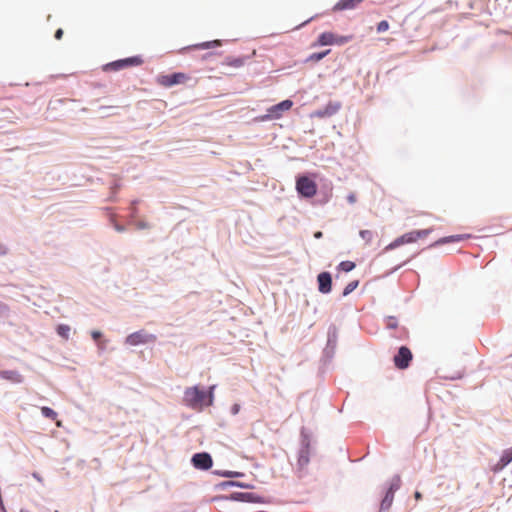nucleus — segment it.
Masks as SVG:
<instances>
[{
    "mask_svg": "<svg viewBox=\"0 0 512 512\" xmlns=\"http://www.w3.org/2000/svg\"><path fill=\"white\" fill-rule=\"evenodd\" d=\"M347 199L350 203L356 202V196L354 194L349 195Z\"/></svg>",
    "mask_w": 512,
    "mask_h": 512,
    "instance_id": "nucleus-33",
    "label": "nucleus"
},
{
    "mask_svg": "<svg viewBox=\"0 0 512 512\" xmlns=\"http://www.w3.org/2000/svg\"><path fill=\"white\" fill-rule=\"evenodd\" d=\"M359 235L366 244H370L374 238V232L371 230H361Z\"/></svg>",
    "mask_w": 512,
    "mask_h": 512,
    "instance_id": "nucleus-20",
    "label": "nucleus"
},
{
    "mask_svg": "<svg viewBox=\"0 0 512 512\" xmlns=\"http://www.w3.org/2000/svg\"><path fill=\"white\" fill-rule=\"evenodd\" d=\"M421 497H422V495H421V493H420V492H418V491H417V492H415V498H416L417 500L421 499Z\"/></svg>",
    "mask_w": 512,
    "mask_h": 512,
    "instance_id": "nucleus-36",
    "label": "nucleus"
},
{
    "mask_svg": "<svg viewBox=\"0 0 512 512\" xmlns=\"http://www.w3.org/2000/svg\"><path fill=\"white\" fill-rule=\"evenodd\" d=\"M115 229H116L118 232H123V231H124V227H123V226H121V225H118V224H116V225H115Z\"/></svg>",
    "mask_w": 512,
    "mask_h": 512,
    "instance_id": "nucleus-35",
    "label": "nucleus"
},
{
    "mask_svg": "<svg viewBox=\"0 0 512 512\" xmlns=\"http://www.w3.org/2000/svg\"><path fill=\"white\" fill-rule=\"evenodd\" d=\"M338 268L344 272H349L355 268V263L352 261H342Z\"/></svg>",
    "mask_w": 512,
    "mask_h": 512,
    "instance_id": "nucleus-22",
    "label": "nucleus"
},
{
    "mask_svg": "<svg viewBox=\"0 0 512 512\" xmlns=\"http://www.w3.org/2000/svg\"><path fill=\"white\" fill-rule=\"evenodd\" d=\"M237 411H238V407H237V406H235V407H234V413H236Z\"/></svg>",
    "mask_w": 512,
    "mask_h": 512,
    "instance_id": "nucleus-39",
    "label": "nucleus"
},
{
    "mask_svg": "<svg viewBox=\"0 0 512 512\" xmlns=\"http://www.w3.org/2000/svg\"><path fill=\"white\" fill-rule=\"evenodd\" d=\"M352 40V36H340L332 32H323L319 35L317 44L321 46L327 45H343Z\"/></svg>",
    "mask_w": 512,
    "mask_h": 512,
    "instance_id": "nucleus-6",
    "label": "nucleus"
},
{
    "mask_svg": "<svg viewBox=\"0 0 512 512\" xmlns=\"http://www.w3.org/2000/svg\"><path fill=\"white\" fill-rule=\"evenodd\" d=\"M394 364L398 369H405L412 360V353L406 346L400 347L398 353L394 356Z\"/></svg>",
    "mask_w": 512,
    "mask_h": 512,
    "instance_id": "nucleus-9",
    "label": "nucleus"
},
{
    "mask_svg": "<svg viewBox=\"0 0 512 512\" xmlns=\"http://www.w3.org/2000/svg\"><path fill=\"white\" fill-rule=\"evenodd\" d=\"M63 34H64L63 30H62L61 28H59V29H57V30H56L55 35H54V36H55V38H56L57 40H61V39H62V37H63Z\"/></svg>",
    "mask_w": 512,
    "mask_h": 512,
    "instance_id": "nucleus-29",
    "label": "nucleus"
},
{
    "mask_svg": "<svg viewBox=\"0 0 512 512\" xmlns=\"http://www.w3.org/2000/svg\"><path fill=\"white\" fill-rule=\"evenodd\" d=\"M8 252L7 247L0 242V256L6 255Z\"/></svg>",
    "mask_w": 512,
    "mask_h": 512,
    "instance_id": "nucleus-30",
    "label": "nucleus"
},
{
    "mask_svg": "<svg viewBox=\"0 0 512 512\" xmlns=\"http://www.w3.org/2000/svg\"><path fill=\"white\" fill-rule=\"evenodd\" d=\"M322 236H323V233L321 231H317L314 233V237L316 239H320V238H322Z\"/></svg>",
    "mask_w": 512,
    "mask_h": 512,
    "instance_id": "nucleus-34",
    "label": "nucleus"
},
{
    "mask_svg": "<svg viewBox=\"0 0 512 512\" xmlns=\"http://www.w3.org/2000/svg\"><path fill=\"white\" fill-rule=\"evenodd\" d=\"M190 77L182 72L173 74L160 75L157 78V83L163 87L170 88L174 85L185 84Z\"/></svg>",
    "mask_w": 512,
    "mask_h": 512,
    "instance_id": "nucleus-4",
    "label": "nucleus"
},
{
    "mask_svg": "<svg viewBox=\"0 0 512 512\" xmlns=\"http://www.w3.org/2000/svg\"><path fill=\"white\" fill-rule=\"evenodd\" d=\"M41 412H42L43 416H45L46 418L52 419V420H55L57 417V413L49 407H42Z\"/></svg>",
    "mask_w": 512,
    "mask_h": 512,
    "instance_id": "nucleus-23",
    "label": "nucleus"
},
{
    "mask_svg": "<svg viewBox=\"0 0 512 512\" xmlns=\"http://www.w3.org/2000/svg\"><path fill=\"white\" fill-rule=\"evenodd\" d=\"M309 461H310V451H309V447L307 446L304 449H302L299 453L298 465L301 468H304L305 466L308 465Z\"/></svg>",
    "mask_w": 512,
    "mask_h": 512,
    "instance_id": "nucleus-18",
    "label": "nucleus"
},
{
    "mask_svg": "<svg viewBox=\"0 0 512 512\" xmlns=\"http://www.w3.org/2000/svg\"><path fill=\"white\" fill-rule=\"evenodd\" d=\"M364 0H339L333 7V11L355 9Z\"/></svg>",
    "mask_w": 512,
    "mask_h": 512,
    "instance_id": "nucleus-15",
    "label": "nucleus"
},
{
    "mask_svg": "<svg viewBox=\"0 0 512 512\" xmlns=\"http://www.w3.org/2000/svg\"><path fill=\"white\" fill-rule=\"evenodd\" d=\"M220 45H221L220 40H213V41H207V42H202V43L192 45L191 48H193V49H210V48L218 47Z\"/></svg>",
    "mask_w": 512,
    "mask_h": 512,
    "instance_id": "nucleus-19",
    "label": "nucleus"
},
{
    "mask_svg": "<svg viewBox=\"0 0 512 512\" xmlns=\"http://www.w3.org/2000/svg\"><path fill=\"white\" fill-rule=\"evenodd\" d=\"M0 378L11 381L13 383H20L23 380L22 375L15 370L0 371Z\"/></svg>",
    "mask_w": 512,
    "mask_h": 512,
    "instance_id": "nucleus-17",
    "label": "nucleus"
},
{
    "mask_svg": "<svg viewBox=\"0 0 512 512\" xmlns=\"http://www.w3.org/2000/svg\"><path fill=\"white\" fill-rule=\"evenodd\" d=\"M57 333L64 339L69 338L70 327L68 325L61 324L57 327Z\"/></svg>",
    "mask_w": 512,
    "mask_h": 512,
    "instance_id": "nucleus-21",
    "label": "nucleus"
},
{
    "mask_svg": "<svg viewBox=\"0 0 512 512\" xmlns=\"http://www.w3.org/2000/svg\"><path fill=\"white\" fill-rule=\"evenodd\" d=\"M296 189L303 197H313L317 192L316 183L307 176H301L296 181Z\"/></svg>",
    "mask_w": 512,
    "mask_h": 512,
    "instance_id": "nucleus-5",
    "label": "nucleus"
},
{
    "mask_svg": "<svg viewBox=\"0 0 512 512\" xmlns=\"http://www.w3.org/2000/svg\"><path fill=\"white\" fill-rule=\"evenodd\" d=\"M293 102L291 100H284L268 109V114L263 119H279L283 112L292 108Z\"/></svg>",
    "mask_w": 512,
    "mask_h": 512,
    "instance_id": "nucleus-8",
    "label": "nucleus"
},
{
    "mask_svg": "<svg viewBox=\"0 0 512 512\" xmlns=\"http://www.w3.org/2000/svg\"><path fill=\"white\" fill-rule=\"evenodd\" d=\"M397 482H399V479H397ZM398 488H399L398 483L391 484L388 491L386 492L385 497L383 498V500L381 502V506H380L381 510H387L390 508V506L392 505L393 499H394V493Z\"/></svg>",
    "mask_w": 512,
    "mask_h": 512,
    "instance_id": "nucleus-13",
    "label": "nucleus"
},
{
    "mask_svg": "<svg viewBox=\"0 0 512 512\" xmlns=\"http://www.w3.org/2000/svg\"><path fill=\"white\" fill-rule=\"evenodd\" d=\"M156 340V336L145 332L144 330H140L134 332L126 337V343L131 346H137L140 344H147L150 342H154Z\"/></svg>",
    "mask_w": 512,
    "mask_h": 512,
    "instance_id": "nucleus-7",
    "label": "nucleus"
},
{
    "mask_svg": "<svg viewBox=\"0 0 512 512\" xmlns=\"http://www.w3.org/2000/svg\"><path fill=\"white\" fill-rule=\"evenodd\" d=\"M227 64L234 67H240L243 65V60L241 58H235L233 60H228Z\"/></svg>",
    "mask_w": 512,
    "mask_h": 512,
    "instance_id": "nucleus-27",
    "label": "nucleus"
},
{
    "mask_svg": "<svg viewBox=\"0 0 512 512\" xmlns=\"http://www.w3.org/2000/svg\"><path fill=\"white\" fill-rule=\"evenodd\" d=\"M238 496L239 497L233 496V499H236V500H249L250 499V494L240 493V494H238Z\"/></svg>",
    "mask_w": 512,
    "mask_h": 512,
    "instance_id": "nucleus-28",
    "label": "nucleus"
},
{
    "mask_svg": "<svg viewBox=\"0 0 512 512\" xmlns=\"http://www.w3.org/2000/svg\"><path fill=\"white\" fill-rule=\"evenodd\" d=\"M358 284H359V282L357 280L351 281L350 283H348L346 285V287L344 288L343 295L346 296V295L350 294L352 291H354L357 288Z\"/></svg>",
    "mask_w": 512,
    "mask_h": 512,
    "instance_id": "nucleus-24",
    "label": "nucleus"
},
{
    "mask_svg": "<svg viewBox=\"0 0 512 512\" xmlns=\"http://www.w3.org/2000/svg\"><path fill=\"white\" fill-rule=\"evenodd\" d=\"M512 461V448L507 449L503 452L499 461L492 467V471L497 473L504 469Z\"/></svg>",
    "mask_w": 512,
    "mask_h": 512,
    "instance_id": "nucleus-14",
    "label": "nucleus"
},
{
    "mask_svg": "<svg viewBox=\"0 0 512 512\" xmlns=\"http://www.w3.org/2000/svg\"><path fill=\"white\" fill-rule=\"evenodd\" d=\"M469 237H470V235H468V234H458V235L443 237V238H440L437 241H435L433 244H431V247H437V246L444 245V244L451 243V242H459V241L468 239Z\"/></svg>",
    "mask_w": 512,
    "mask_h": 512,
    "instance_id": "nucleus-16",
    "label": "nucleus"
},
{
    "mask_svg": "<svg viewBox=\"0 0 512 512\" xmlns=\"http://www.w3.org/2000/svg\"><path fill=\"white\" fill-rule=\"evenodd\" d=\"M137 227H138L139 229H147V228H149V225H148L146 222H139V223L137 224Z\"/></svg>",
    "mask_w": 512,
    "mask_h": 512,
    "instance_id": "nucleus-32",
    "label": "nucleus"
},
{
    "mask_svg": "<svg viewBox=\"0 0 512 512\" xmlns=\"http://www.w3.org/2000/svg\"><path fill=\"white\" fill-rule=\"evenodd\" d=\"M389 29V23L386 20L380 21L377 25V32L382 33Z\"/></svg>",
    "mask_w": 512,
    "mask_h": 512,
    "instance_id": "nucleus-26",
    "label": "nucleus"
},
{
    "mask_svg": "<svg viewBox=\"0 0 512 512\" xmlns=\"http://www.w3.org/2000/svg\"><path fill=\"white\" fill-rule=\"evenodd\" d=\"M341 107L339 102H329L323 109H319L312 114V117L325 118L336 114Z\"/></svg>",
    "mask_w": 512,
    "mask_h": 512,
    "instance_id": "nucleus-11",
    "label": "nucleus"
},
{
    "mask_svg": "<svg viewBox=\"0 0 512 512\" xmlns=\"http://www.w3.org/2000/svg\"><path fill=\"white\" fill-rule=\"evenodd\" d=\"M195 468L207 470L212 467L213 461L208 453H197L192 457Z\"/></svg>",
    "mask_w": 512,
    "mask_h": 512,
    "instance_id": "nucleus-10",
    "label": "nucleus"
},
{
    "mask_svg": "<svg viewBox=\"0 0 512 512\" xmlns=\"http://www.w3.org/2000/svg\"><path fill=\"white\" fill-rule=\"evenodd\" d=\"M239 475H240V473H232V472L227 474V476H239Z\"/></svg>",
    "mask_w": 512,
    "mask_h": 512,
    "instance_id": "nucleus-38",
    "label": "nucleus"
},
{
    "mask_svg": "<svg viewBox=\"0 0 512 512\" xmlns=\"http://www.w3.org/2000/svg\"><path fill=\"white\" fill-rule=\"evenodd\" d=\"M433 228H427L422 230H414L407 232L400 237L396 238L389 245L386 246L385 250H393L404 244L415 243L419 239L426 238L431 232Z\"/></svg>",
    "mask_w": 512,
    "mask_h": 512,
    "instance_id": "nucleus-2",
    "label": "nucleus"
},
{
    "mask_svg": "<svg viewBox=\"0 0 512 512\" xmlns=\"http://www.w3.org/2000/svg\"><path fill=\"white\" fill-rule=\"evenodd\" d=\"M329 52H330V50H326L324 52H319V53H313L312 55H310L309 60L318 62L321 59H323Z\"/></svg>",
    "mask_w": 512,
    "mask_h": 512,
    "instance_id": "nucleus-25",
    "label": "nucleus"
},
{
    "mask_svg": "<svg viewBox=\"0 0 512 512\" xmlns=\"http://www.w3.org/2000/svg\"><path fill=\"white\" fill-rule=\"evenodd\" d=\"M213 389L214 386L210 387V391L206 392L199 389L198 386L189 387L184 392V402L187 406L195 410H202L204 407L210 406L213 403Z\"/></svg>",
    "mask_w": 512,
    "mask_h": 512,
    "instance_id": "nucleus-1",
    "label": "nucleus"
},
{
    "mask_svg": "<svg viewBox=\"0 0 512 512\" xmlns=\"http://www.w3.org/2000/svg\"><path fill=\"white\" fill-rule=\"evenodd\" d=\"M318 280V289L321 293L326 294L331 291L332 288V278L330 273L322 272L317 277Z\"/></svg>",
    "mask_w": 512,
    "mask_h": 512,
    "instance_id": "nucleus-12",
    "label": "nucleus"
},
{
    "mask_svg": "<svg viewBox=\"0 0 512 512\" xmlns=\"http://www.w3.org/2000/svg\"><path fill=\"white\" fill-rule=\"evenodd\" d=\"M91 336L94 340H98L101 337L100 331H92Z\"/></svg>",
    "mask_w": 512,
    "mask_h": 512,
    "instance_id": "nucleus-31",
    "label": "nucleus"
},
{
    "mask_svg": "<svg viewBox=\"0 0 512 512\" xmlns=\"http://www.w3.org/2000/svg\"><path fill=\"white\" fill-rule=\"evenodd\" d=\"M143 60L139 56L128 57L106 64L103 69L105 71H119L128 67L140 66Z\"/></svg>",
    "mask_w": 512,
    "mask_h": 512,
    "instance_id": "nucleus-3",
    "label": "nucleus"
},
{
    "mask_svg": "<svg viewBox=\"0 0 512 512\" xmlns=\"http://www.w3.org/2000/svg\"><path fill=\"white\" fill-rule=\"evenodd\" d=\"M388 326L391 328H395L397 326L396 322H389Z\"/></svg>",
    "mask_w": 512,
    "mask_h": 512,
    "instance_id": "nucleus-37",
    "label": "nucleus"
}]
</instances>
